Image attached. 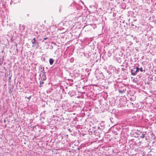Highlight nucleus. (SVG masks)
Instances as JSON below:
<instances>
[{"instance_id":"5","label":"nucleus","mask_w":156,"mask_h":156,"mask_svg":"<svg viewBox=\"0 0 156 156\" xmlns=\"http://www.w3.org/2000/svg\"><path fill=\"white\" fill-rule=\"evenodd\" d=\"M144 136H145L144 134H142V135L140 137V138H144Z\"/></svg>"},{"instance_id":"8","label":"nucleus","mask_w":156,"mask_h":156,"mask_svg":"<svg viewBox=\"0 0 156 156\" xmlns=\"http://www.w3.org/2000/svg\"><path fill=\"white\" fill-rule=\"evenodd\" d=\"M31 98V96H29L27 98V99L29 100H30Z\"/></svg>"},{"instance_id":"6","label":"nucleus","mask_w":156,"mask_h":156,"mask_svg":"<svg viewBox=\"0 0 156 156\" xmlns=\"http://www.w3.org/2000/svg\"><path fill=\"white\" fill-rule=\"evenodd\" d=\"M139 70H140V71H141V72H143V68H139Z\"/></svg>"},{"instance_id":"1","label":"nucleus","mask_w":156,"mask_h":156,"mask_svg":"<svg viewBox=\"0 0 156 156\" xmlns=\"http://www.w3.org/2000/svg\"><path fill=\"white\" fill-rule=\"evenodd\" d=\"M33 41H32V44H34L35 43L37 45L36 46V48H38L39 46V43L38 42H36V39L35 38H34L33 39Z\"/></svg>"},{"instance_id":"4","label":"nucleus","mask_w":156,"mask_h":156,"mask_svg":"<svg viewBox=\"0 0 156 156\" xmlns=\"http://www.w3.org/2000/svg\"><path fill=\"white\" fill-rule=\"evenodd\" d=\"M40 87H41L42 86L41 85L44 83V82L42 81H41L40 82Z\"/></svg>"},{"instance_id":"3","label":"nucleus","mask_w":156,"mask_h":156,"mask_svg":"<svg viewBox=\"0 0 156 156\" xmlns=\"http://www.w3.org/2000/svg\"><path fill=\"white\" fill-rule=\"evenodd\" d=\"M139 68L138 67H136V73H137L139 71Z\"/></svg>"},{"instance_id":"11","label":"nucleus","mask_w":156,"mask_h":156,"mask_svg":"<svg viewBox=\"0 0 156 156\" xmlns=\"http://www.w3.org/2000/svg\"><path fill=\"white\" fill-rule=\"evenodd\" d=\"M69 22H70V23H72V21H69Z\"/></svg>"},{"instance_id":"10","label":"nucleus","mask_w":156,"mask_h":156,"mask_svg":"<svg viewBox=\"0 0 156 156\" xmlns=\"http://www.w3.org/2000/svg\"><path fill=\"white\" fill-rule=\"evenodd\" d=\"M32 46V47H34V45H33Z\"/></svg>"},{"instance_id":"7","label":"nucleus","mask_w":156,"mask_h":156,"mask_svg":"<svg viewBox=\"0 0 156 156\" xmlns=\"http://www.w3.org/2000/svg\"><path fill=\"white\" fill-rule=\"evenodd\" d=\"M47 39H48V38L47 37H44L43 39V41L45 40H46Z\"/></svg>"},{"instance_id":"9","label":"nucleus","mask_w":156,"mask_h":156,"mask_svg":"<svg viewBox=\"0 0 156 156\" xmlns=\"http://www.w3.org/2000/svg\"><path fill=\"white\" fill-rule=\"evenodd\" d=\"M132 74L133 75H135L136 74H135V73H132Z\"/></svg>"},{"instance_id":"2","label":"nucleus","mask_w":156,"mask_h":156,"mask_svg":"<svg viewBox=\"0 0 156 156\" xmlns=\"http://www.w3.org/2000/svg\"><path fill=\"white\" fill-rule=\"evenodd\" d=\"M49 62L50 64L51 65L53 64L54 62V60L53 59L50 58L49 59Z\"/></svg>"}]
</instances>
